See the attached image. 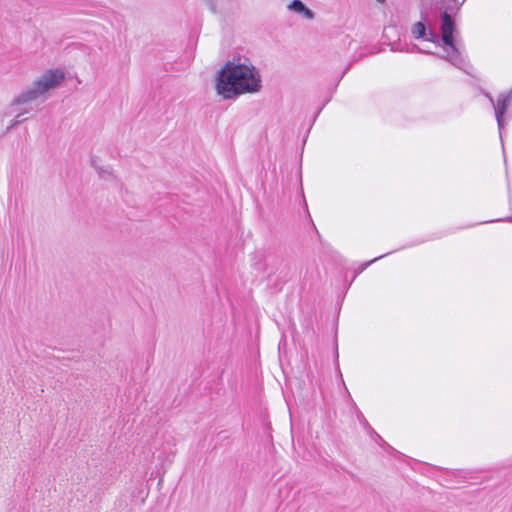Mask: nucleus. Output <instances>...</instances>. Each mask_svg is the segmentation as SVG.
Returning a JSON list of instances; mask_svg holds the SVG:
<instances>
[{
    "mask_svg": "<svg viewBox=\"0 0 512 512\" xmlns=\"http://www.w3.org/2000/svg\"><path fill=\"white\" fill-rule=\"evenodd\" d=\"M412 34L415 38H425L426 37V28L425 25L421 22H417L412 27Z\"/></svg>",
    "mask_w": 512,
    "mask_h": 512,
    "instance_id": "6e6552de",
    "label": "nucleus"
},
{
    "mask_svg": "<svg viewBox=\"0 0 512 512\" xmlns=\"http://www.w3.org/2000/svg\"><path fill=\"white\" fill-rule=\"evenodd\" d=\"M382 257H384V255L379 256V257H376V258H374L373 260H371V261L367 262V263L365 264V267H367L368 265H370L371 263H373V262L377 261L378 259H380V258H382Z\"/></svg>",
    "mask_w": 512,
    "mask_h": 512,
    "instance_id": "1a4fd4ad",
    "label": "nucleus"
},
{
    "mask_svg": "<svg viewBox=\"0 0 512 512\" xmlns=\"http://www.w3.org/2000/svg\"><path fill=\"white\" fill-rule=\"evenodd\" d=\"M434 38H436V35L434 34H431V37L430 38H426L427 40H430V41H434Z\"/></svg>",
    "mask_w": 512,
    "mask_h": 512,
    "instance_id": "9d476101",
    "label": "nucleus"
},
{
    "mask_svg": "<svg viewBox=\"0 0 512 512\" xmlns=\"http://www.w3.org/2000/svg\"><path fill=\"white\" fill-rule=\"evenodd\" d=\"M25 96V90L21 92L9 105L7 114L14 118V121L9 127H13L16 124L26 120L25 115L29 114L32 110V103L35 99H28Z\"/></svg>",
    "mask_w": 512,
    "mask_h": 512,
    "instance_id": "7ed1b4c3",
    "label": "nucleus"
},
{
    "mask_svg": "<svg viewBox=\"0 0 512 512\" xmlns=\"http://www.w3.org/2000/svg\"><path fill=\"white\" fill-rule=\"evenodd\" d=\"M377 1L380 2V3H384L385 2V0H377Z\"/></svg>",
    "mask_w": 512,
    "mask_h": 512,
    "instance_id": "9b49d317",
    "label": "nucleus"
},
{
    "mask_svg": "<svg viewBox=\"0 0 512 512\" xmlns=\"http://www.w3.org/2000/svg\"><path fill=\"white\" fill-rule=\"evenodd\" d=\"M486 96L488 97L490 103L494 107L495 117L497 120L498 128H499V131L501 132L504 127V119H503L504 114L512 102V90H510L508 92L501 93L498 96L496 103L494 102L493 98L489 94H486Z\"/></svg>",
    "mask_w": 512,
    "mask_h": 512,
    "instance_id": "20e7f679",
    "label": "nucleus"
},
{
    "mask_svg": "<svg viewBox=\"0 0 512 512\" xmlns=\"http://www.w3.org/2000/svg\"><path fill=\"white\" fill-rule=\"evenodd\" d=\"M288 9L302 15L305 19L312 20L315 17V14L312 10L305 6V4L300 0H293L289 5Z\"/></svg>",
    "mask_w": 512,
    "mask_h": 512,
    "instance_id": "0eeeda50",
    "label": "nucleus"
},
{
    "mask_svg": "<svg viewBox=\"0 0 512 512\" xmlns=\"http://www.w3.org/2000/svg\"><path fill=\"white\" fill-rule=\"evenodd\" d=\"M449 49L446 52L445 58L454 66L464 69L466 65V61L462 53L459 49L452 43V45H447Z\"/></svg>",
    "mask_w": 512,
    "mask_h": 512,
    "instance_id": "423d86ee",
    "label": "nucleus"
},
{
    "mask_svg": "<svg viewBox=\"0 0 512 512\" xmlns=\"http://www.w3.org/2000/svg\"><path fill=\"white\" fill-rule=\"evenodd\" d=\"M455 26L451 16L444 12L441 22L442 41L445 45H452Z\"/></svg>",
    "mask_w": 512,
    "mask_h": 512,
    "instance_id": "39448f33",
    "label": "nucleus"
},
{
    "mask_svg": "<svg viewBox=\"0 0 512 512\" xmlns=\"http://www.w3.org/2000/svg\"><path fill=\"white\" fill-rule=\"evenodd\" d=\"M64 79L65 73L62 69L47 70L25 90L24 97L44 101L47 98V93L56 89Z\"/></svg>",
    "mask_w": 512,
    "mask_h": 512,
    "instance_id": "f03ea898",
    "label": "nucleus"
},
{
    "mask_svg": "<svg viewBox=\"0 0 512 512\" xmlns=\"http://www.w3.org/2000/svg\"><path fill=\"white\" fill-rule=\"evenodd\" d=\"M262 88L259 70L248 59L228 61L217 73L215 89L223 99L258 93Z\"/></svg>",
    "mask_w": 512,
    "mask_h": 512,
    "instance_id": "f257e3e1",
    "label": "nucleus"
}]
</instances>
